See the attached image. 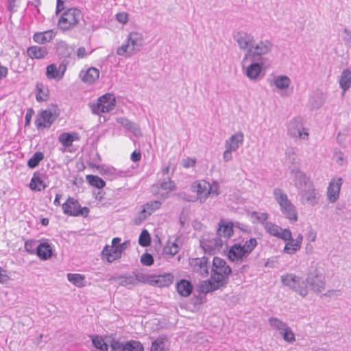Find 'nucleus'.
<instances>
[{
  "instance_id": "1",
  "label": "nucleus",
  "mask_w": 351,
  "mask_h": 351,
  "mask_svg": "<svg viewBox=\"0 0 351 351\" xmlns=\"http://www.w3.org/2000/svg\"><path fill=\"white\" fill-rule=\"evenodd\" d=\"M263 50L256 48V51L250 50L245 53L242 60L244 74L250 80H256L262 71L263 65Z\"/></svg>"
},
{
  "instance_id": "2",
  "label": "nucleus",
  "mask_w": 351,
  "mask_h": 351,
  "mask_svg": "<svg viewBox=\"0 0 351 351\" xmlns=\"http://www.w3.org/2000/svg\"><path fill=\"white\" fill-rule=\"evenodd\" d=\"M145 43L143 34L139 31H132L126 37L125 42L116 51L118 56L125 58L136 54L143 49Z\"/></svg>"
},
{
  "instance_id": "3",
  "label": "nucleus",
  "mask_w": 351,
  "mask_h": 351,
  "mask_svg": "<svg viewBox=\"0 0 351 351\" xmlns=\"http://www.w3.org/2000/svg\"><path fill=\"white\" fill-rule=\"evenodd\" d=\"M273 194L285 217L288 219L291 223L297 221L298 218L297 209L288 199L287 195L279 188L275 189L273 191Z\"/></svg>"
},
{
  "instance_id": "4",
  "label": "nucleus",
  "mask_w": 351,
  "mask_h": 351,
  "mask_svg": "<svg viewBox=\"0 0 351 351\" xmlns=\"http://www.w3.org/2000/svg\"><path fill=\"white\" fill-rule=\"evenodd\" d=\"M256 239L251 238L243 245L241 243L234 244L228 252V257L232 262L242 263L256 246Z\"/></svg>"
},
{
  "instance_id": "5",
  "label": "nucleus",
  "mask_w": 351,
  "mask_h": 351,
  "mask_svg": "<svg viewBox=\"0 0 351 351\" xmlns=\"http://www.w3.org/2000/svg\"><path fill=\"white\" fill-rule=\"evenodd\" d=\"M231 273V269L226 262L219 257H214L211 269L213 281L223 285Z\"/></svg>"
},
{
  "instance_id": "6",
  "label": "nucleus",
  "mask_w": 351,
  "mask_h": 351,
  "mask_svg": "<svg viewBox=\"0 0 351 351\" xmlns=\"http://www.w3.org/2000/svg\"><path fill=\"white\" fill-rule=\"evenodd\" d=\"M82 11L77 8L65 10L58 20V26L61 29L68 30L75 26L82 19Z\"/></svg>"
},
{
  "instance_id": "7",
  "label": "nucleus",
  "mask_w": 351,
  "mask_h": 351,
  "mask_svg": "<svg viewBox=\"0 0 351 351\" xmlns=\"http://www.w3.org/2000/svg\"><path fill=\"white\" fill-rule=\"evenodd\" d=\"M280 280L284 286L293 290L302 297L304 298L308 295L307 285L302 278L293 274L287 273L282 275Z\"/></svg>"
},
{
  "instance_id": "8",
  "label": "nucleus",
  "mask_w": 351,
  "mask_h": 351,
  "mask_svg": "<svg viewBox=\"0 0 351 351\" xmlns=\"http://www.w3.org/2000/svg\"><path fill=\"white\" fill-rule=\"evenodd\" d=\"M126 249V243H121V239L115 237L112 241L110 246L106 245L101 251L102 259H106L108 263L121 258L123 252Z\"/></svg>"
},
{
  "instance_id": "9",
  "label": "nucleus",
  "mask_w": 351,
  "mask_h": 351,
  "mask_svg": "<svg viewBox=\"0 0 351 351\" xmlns=\"http://www.w3.org/2000/svg\"><path fill=\"white\" fill-rule=\"evenodd\" d=\"M116 105V99L114 95L106 93L97 99L96 104L90 105L91 111L95 114L109 112L112 110Z\"/></svg>"
},
{
  "instance_id": "10",
  "label": "nucleus",
  "mask_w": 351,
  "mask_h": 351,
  "mask_svg": "<svg viewBox=\"0 0 351 351\" xmlns=\"http://www.w3.org/2000/svg\"><path fill=\"white\" fill-rule=\"evenodd\" d=\"M304 282L307 286L308 285L311 287L312 291L317 293L322 291L326 285L325 277L317 267L312 268L308 273Z\"/></svg>"
},
{
  "instance_id": "11",
  "label": "nucleus",
  "mask_w": 351,
  "mask_h": 351,
  "mask_svg": "<svg viewBox=\"0 0 351 351\" xmlns=\"http://www.w3.org/2000/svg\"><path fill=\"white\" fill-rule=\"evenodd\" d=\"M63 213L69 216H82L86 217L88 215L89 208L82 207L79 202L73 197H69L62 205Z\"/></svg>"
},
{
  "instance_id": "12",
  "label": "nucleus",
  "mask_w": 351,
  "mask_h": 351,
  "mask_svg": "<svg viewBox=\"0 0 351 351\" xmlns=\"http://www.w3.org/2000/svg\"><path fill=\"white\" fill-rule=\"evenodd\" d=\"M176 189V184L168 176L158 180V182L152 186V193L162 198L163 199L169 197V193Z\"/></svg>"
},
{
  "instance_id": "13",
  "label": "nucleus",
  "mask_w": 351,
  "mask_h": 351,
  "mask_svg": "<svg viewBox=\"0 0 351 351\" xmlns=\"http://www.w3.org/2000/svg\"><path fill=\"white\" fill-rule=\"evenodd\" d=\"M234 39L240 49L246 50V53H248L250 50L252 51L254 50L256 51V48L263 50L262 46L258 43H255L253 36L245 32H238L234 36Z\"/></svg>"
},
{
  "instance_id": "14",
  "label": "nucleus",
  "mask_w": 351,
  "mask_h": 351,
  "mask_svg": "<svg viewBox=\"0 0 351 351\" xmlns=\"http://www.w3.org/2000/svg\"><path fill=\"white\" fill-rule=\"evenodd\" d=\"M57 117L58 114L52 110H43L38 112L34 123L38 130L45 128L48 129L51 126Z\"/></svg>"
},
{
  "instance_id": "15",
  "label": "nucleus",
  "mask_w": 351,
  "mask_h": 351,
  "mask_svg": "<svg viewBox=\"0 0 351 351\" xmlns=\"http://www.w3.org/2000/svg\"><path fill=\"white\" fill-rule=\"evenodd\" d=\"M288 134L294 138L307 139L308 133L306 131L303 119L300 117H296L290 120L287 127Z\"/></svg>"
},
{
  "instance_id": "16",
  "label": "nucleus",
  "mask_w": 351,
  "mask_h": 351,
  "mask_svg": "<svg viewBox=\"0 0 351 351\" xmlns=\"http://www.w3.org/2000/svg\"><path fill=\"white\" fill-rule=\"evenodd\" d=\"M300 196V200L302 204H307L311 206L318 204L320 195L315 188L313 184L307 185L306 187L298 191Z\"/></svg>"
},
{
  "instance_id": "17",
  "label": "nucleus",
  "mask_w": 351,
  "mask_h": 351,
  "mask_svg": "<svg viewBox=\"0 0 351 351\" xmlns=\"http://www.w3.org/2000/svg\"><path fill=\"white\" fill-rule=\"evenodd\" d=\"M192 271L197 276L205 278L209 274V262L206 256L192 258L189 261Z\"/></svg>"
},
{
  "instance_id": "18",
  "label": "nucleus",
  "mask_w": 351,
  "mask_h": 351,
  "mask_svg": "<svg viewBox=\"0 0 351 351\" xmlns=\"http://www.w3.org/2000/svg\"><path fill=\"white\" fill-rule=\"evenodd\" d=\"M224 243L217 236V234H212L208 235V238L205 237L200 241V245L204 251L211 253L215 250H219Z\"/></svg>"
},
{
  "instance_id": "19",
  "label": "nucleus",
  "mask_w": 351,
  "mask_h": 351,
  "mask_svg": "<svg viewBox=\"0 0 351 351\" xmlns=\"http://www.w3.org/2000/svg\"><path fill=\"white\" fill-rule=\"evenodd\" d=\"M265 229L270 235L287 241V239L291 238V232L289 229H282L281 227L271 222L265 223Z\"/></svg>"
},
{
  "instance_id": "20",
  "label": "nucleus",
  "mask_w": 351,
  "mask_h": 351,
  "mask_svg": "<svg viewBox=\"0 0 351 351\" xmlns=\"http://www.w3.org/2000/svg\"><path fill=\"white\" fill-rule=\"evenodd\" d=\"M342 184L341 178H332L330 180L327 188V198L329 202L335 203L339 199Z\"/></svg>"
},
{
  "instance_id": "21",
  "label": "nucleus",
  "mask_w": 351,
  "mask_h": 351,
  "mask_svg": "<svg viewBox=\"0 0 351 351\" xmlns=\"http://www.w3.org/2000/svg\"><path fill=\"white\" fill-rule=\"evenodd\" d=\"M192 187L197 193V199L200 203H204L210 195L209 182L201 180L194 182Z\"/></svg>"
},
{
  "instance_id": "22",
  "label": "nucleus",
  "mask_w": 351,
  "mask_h": 351,
  "mask_svg": "<svg viewBox=\"0 0 351 351\" xmlns=\"http://www.w3.org/2000/svg\"><path fill=\"white\" fill-rule=\"evenodd\" d=\"M291 173L293 176L294 185L298 189V191L306 187L307 185L313 184L306 174L298 168L291 169Z\"/></svg>"
},
{
  "instance_id": "23",
  "label": "nucleus",
  "mask_w": 351,
  "mask_h": 351,
  "mask_svg": "<svg viewBox=\"0 0 351 351\" xmlns=\"http://www.w3.org/2000/svg\"><path fill=\"white\" fill-rule=\"evenodd\" d=\"M234 232V223L228 222L225 223L221 221L219 223L217 234L225 243L231 237Z\"/></svg>"
},
{
  "instance_id": "24",
  "label": "nucleus",
  "mask_w": 351,
  "mask_h": 351,
  "mask_svg": "<svg viewBox=\"0 0 351 351\" xmlns=\"http://www.w3.org/2000/svg\"><path fill=\"white\" fill-rule=\"evenodd\" d=\"M99 77V71L95 68L90 67L86 70H82L80 73V77L86 84H91L94 83Z\"/></svg>"
},
{
  "instance_id": "25",
  "label": "nucleus",
  "mask_w": 351,
  "mask_h": 351,
  "mask_svg": "<svg viewBox=\"0 0 351 351\" xmlns=\"http://www.w3.org/2000/svg\"><path fill=\"white\" fill-rule=\"evenodd\" d=\"M80 136L77 132H62L58 136V141L65 147L72 146L74 141H78Z\"/></svg>"
},
{
  "instance_id": "26",
  "label": "nucleus",
  "mask_w": 351,
  "mask_h": 351,
  "mask_svg": "<svg viewBox=\"0 0 351 351\" xmlns=\"http://www.w3.org/2000/svg\"><path fill=\"white\" fill-rule=\"evenodd\" d=\"M243 141V134L241 132H238L231 136L226 141V148L235 152L240 145H242Z\"/></svg>"
},
{
  "instance_id": "27",
  "label": "nucleus",
  "mask_w": 351,
  "mask_h": 351,
  "mask_svg": "<svg viewBox=\"0 0 351 351\" xmlns=\"http://www.w3.org/2000/svg\"><path fill=\"white\" fill-rule=\"evenodd\" d=\"M193 289V287L189 280L182 279L176 283V290L178 294L182 297H189Z\"/></svg>"
},
{
  "instance_id": "28",
  "label": "nucleus",
  "mask_w": 351,
  "mask_h": 351,
  "mask_svg": "<svg viewBox=\"0 0 351 351\" xmlns=\"http://www.w3.org/2000/svg\"><path fill=\"white\" fill-rule=\"evenodd\" d=\"M56 36L53 30H47L43 32H36L33 35L35 43L43 45L49 43Z\"/></svg>"
},
{
  "instance_id": "29",
  "label": "nucleus",
  "mask_w": 351,
  "mask_h": 351,
  "mask_svg": "<svg viewBox=\"0 0 351 351\" xmlns=\"http://www.w3.org/2000/svg\"><path fill=\"white\" fill-rule=\"evenodd\" d=\"M27 56L32 59L44 58L48 53L45 47L31 46L27 49Z\"/></svg>"
},
{
  "instance_id": "30",
  "label": "nucleus",
  "mask_w": 351,
  "mask_h": 351,
  "mask_svg": "<svg viewBox=\"0 0 351 351\" xmlns=\"http://www.w3.org/2000/svg\"><path fill=\"white\" fill-rule=\"evenodd\" d=\"M56 53L61 58L70 57L73 52V48L62 40L56 43Z\"/></svg>"
},
{
  "instance_id": "31",
  "label": "nucleus",
  "mask_w": 351,
  "mask_h": 351,
  "mask_svg": "<svg viewBox=\"0 0 351 351\" xmlns=\"http://www.w3.org/2000/svg\"><path fill=\"white\" fill-rule=\"evenodd\" d=\"M36 254L40 259L47 260L51 256L52 248L48 243H41L36 247Z\"/></svg>"
},
{
  "instance_id": "32",
  "label": "nucleus",
  "mask_w": 351,
  "mask_h": 351,
  "mask_svg": "<svg viewBox=\"0 0 351 351\" xmlns=\"http://www.w3.org/2000/svg\"><path fill=\"white\" fill-rule=\"evenodd\" d=\"M339 86L342 89V95L351 87V71L344 69L341 75L339 80Z\"/></svg>"
},
{
  "instance_id": "33",
  "label": "nucleus",
  "mask_w": 351,
  "mask_h": 351,
  "mask_svg": "<svg viewBox=\"0 0 351 351\" xmlns=\"http://www.w3.org/2000/svg\"><path fill=\"white\" fill-rule=\"evenodd\" d=\"M173 275L171 273L159 275L153 280L154 283L159 287H169L173 283Z\"/></svg>"
},
{
  "instance_id": "34",
  "label": "nucleus",
  "mask_w": 351,
  "mask_h": 351,
  "mask_svg": "<svg viewBox=\"0 0 351 351\" xmlns=\"http://www.w3.org/2000/svg\"><path fill=\"white\" fill-rule=\"evenodd\" d=\"M221 286H222L221 284L213 281L211 278L202 282L199 285V290L202 293H207L218 289Z\"/></svg>"
},
{
  "instance_id": "35",
  "label": "nucleus",
  "mask_w": 351,
  "mask_h": 351,
  "mask_svg": "<svg viewBox=\"0 0 351 351\" xmlns=\"http://www.w3.org/2000/svg\"><path fill=\"white\" fill-rule=\"evenodd\" d=\"M285 154V162L287 164L289 167L291 168L290 165H292L293 166V168H298L297 165H298V158L297 157L295 149L293 147L287 148Z\"/></svg>"
},
{
  "instance_id": "36",
  "label": "nucleus",
  "mask_w": 351,
  "mask_h": 351,
  "mask_svg": "<svg viewBox=\"0 0 351 351\" xmlns=\"http://www.w3.org/2000/svg\"><path fill=\"white\" fill-rule=\"evenodd\" d=\"M111 279L119 281L121 286L130 287L136 285L133 275L112 276Z\"/></svg>"
},
{
  "instance_id": "37",
  "label": "nucleus",
  "mask_w": 351,
  "mask_h": 351,
  "mask_svg": "<svg viewBox=\"0 0 351 351\" xmlns=\"http://www.w3.org/2000/svg\"><path fill=\"white\" fill-rule=\"evenodd\" d=\"M274 84L278 89L285 90L289 87L291 80L287 75H280L274 78Z\"/></svg>"
},
{
  "instance_id": "38",
  "label": "nucleus",
  "mask_w": 351,
  "mask_h": 351,
  "mask_svg": "<svg viewBox=\"0 0 351 351\" xmlns=\"http://www.w3.org/2000/svg\"><path fill=\"white\" fill-rule=\"evenodd\" d=\"M68 280L77 287H84L86 286L85 276L80 274H67Z\"/></svg>"
},
{
  "instance_id": "39",
  "label": "nucleus",
  "mask_w": 351,
  "mask_h": 351,
  "mask_svg": "<svg viewBox=\"0 0 351 351\" xmlns=\"http://www.w3.org/2000/svg\"><path fill=\"white\" fill-rule=\"evenodd\" d=\"M46 186H47L45 185L44 181L39 176H37L36 174L33 176L29 184V187L31 189L40 191L41 190H44Z\"/></svg>"
},
{
  "instance_id": "40",
  "label": "nucleus",
  "mask_w": 351,
  "mask_h": 351,
  "mask_svg": "<svg viewBox=\"0 0 351 351\" xmlns=\"http://www.w3.org/2000/svg\"><path fill=\"white\" fill-rule=\"evenodd\" d=\"M287 241L288 242L286 243L283 250L285 253L288 254H293L297 251L300 250V247L299 244L295 243L292 237L291 238L287 239Z\"/></svg>"
},
{
  "instance_id": "41",
  "label": "nucleus",
  "mask_w": 351,
  "mask_h": 351,
  "mask_svg": "<svg viewBox=\"0 0 351 351\" xmlns=\"http://www.w3.org/2000/svg\"><path fill=\"white\" fill-rule=\"evenodd\" d=\"M37 93L36 99L38 101H47L49 98V90L47 88L44 87L42 84H37L36 85Z\"/></svg>"
},
{
  "instance_id": "42",
  "label": "nucleus",
  "mask_w": 351,
  "mask_h": 351,
  "mask_svg": "<svg viewBox=\"0 0 351 351\" xmlns=\"http://www.w3.org/2000/svg\"><path fill=\"white\" fill-rule=\"evenodd\" d=\"M46 76L48 79H53L57 81L62 79V77H60L57 66L55 64H51L47 66Z\"/></svg>"
},
{
  "instance_id": "43",
  "label": "nucleus",
  "mask_w": 351,
  "mask_h": 351,
  "mask_svg": "<svg viewBox=\"0 0 351 351\" xmlns=\"http://www.w3.org/2000/svg\"><path fill=\"white\" fill-rule=\"evenodd\" d=\"M167 339L165 337L160 336L152 341L150 351H167L165 348V343Z\"/></svg>"
},
{
  "instance_id": "44",
  "label": "nucleus",
  "mask_w": 351,
  "mask_h": 351,
  "mask_svg": "<svg viewBox=\"0 0 351 351\" xmlns=\"http://www.w3.org/2000/svg\"><path fill=\"white\" fill-rule=\"evenodd\" d=\"M180 247L176 242L168 241L163 248V254L172 257L179 252Z\"/></svg>"
},
{
  "instance_id": "45",
  "label": "nucleus",
  "mask_w": 351,
  "mask_h": 351,
  "mask_svg": "<svg viewBox=\"0 0 351 351\" xmlns=\"http://www.w3.org/2000/svg\"><path fill=\"white\" fill-rule=\"evenodd\" d=\"M86 180L91 186L99 189L104 188L106 185L105 181L97 176L88 175Z\"/></svg>"
},
{
  "instance_id": "46",
  "label": "nucleus",
  "mask_w": 351,
  "mask_h": 351,
  "mask_svg": "<svg viewBox=\"0 0 351 351\" xmlns=\"http://www.w3.org/2000/svg\"><path fill=\"white\" fill-rule=\"evenodd\" d=\"M92 343L94 347L99 351H107L108 349L107 343L104 341L103 337L100 336H93L92 338Z\"/></svg>"
},
{
  "instance_id": "47",
  "label": "nucleus",
  "mask_w": 351,
  "mask_h": 351,
  "mask_svg": "<svg viewBox=\"0 0 351 351\" xmlns=\"http://www.w3.org/2000/svg\"><path fill=\"white\" fill-rule=\"evenodd\" d=\"M43 153L40 152H36L27 161V166L31 169L35 168L39 165L40 162L43 160Z\"/></svg>"
},
{
  "instance_id": "48",
  "label": "nucleus",
  "mask_w": 351,
  "mask_h": 351,
  "mask_svg": "<svg viewBox=\"0 0 351 351\" xmlns=\"http://www.w3.org/2000/svg\"><path fill=\"white\" fill-rule=\"evenodd\" d=\"M269 323L271 327L273 329L278 331L279 333H280L282 330H285V328L288 326L286 323L276 317L269 318Z\"/></svg>"
},
{
  "instance_id": "49",
  "label": "nucleus",
  "mask_w": 351,
  "mask_h": 351,
  "mask_svg": "<svg viewBox=\"0 0 351 351\" xmlns=\"http://www.w3.org/2000/svg\"><path fill=\"white\" fill-rule=\"evenodd\" d=\"M162 203L160 201H150L147 202L143 206V209L147 213L148 215H151L154 211L160 208Z\"/></svg>"
},
{
  "instance_id": "50",
  "label": "nucleus",
  "mask_w": 351,
  "mask_h": 351,
  "mask_svg": "<svg viewBox=\"0 0 351 351\" xmlns=\"http://www.w3.org/2000/svg\"><path fill=\"white\" fill-rule=\"evenodd\" d=\"M100 173L110 180H113L117 176V170L112 167L103 166L100 169Z\"/></svg>"
},
{
  "instance_id": "51",
  "label": "nucleus",
  "mask_w": 351,
  "mask_h": 351,
  "mask_svg": "<svg viewBox=\"0 0 351 351\" xmlns=\"http://www.w3.org/2000/svg\"><path fill=\"white\" fill-rule=\"evenodd\" d=\"M280 334L282 336L283 339L288 343H293L295 341V335L289 326H287L285 328V330H282Z\"/></svg>"
},
{
  "instance_id": "52",
  "label": "nucleus",
  "mask_w": 351,
  "mask_h": 351,
  "mask_svg": "<svg viewBox=\"0 0 351 351\" xmlns=\"http://www.w3.org/2000/svg\"><path fill=\"white\" fill-rule=\"evenodd\" d=\"M110 348L111 351H127V342L123 343L117 339H112Z\"/></svg>"
},
{
  "instance_id": "53",
  "label": "nucleus",
  "mask_w": 351,
  "mask_h": 351,
  "mask_svg": "<svg viewBox=\"0 0 351 351\" xmlns=\"http://www.w3.org/2000/svg\"><path fill=\"white\" fill-rule=\"evenodd\" d=\"M127 351H144L143 344L135 340H130L127 341Z\"/></svg>"
},
{
  "instance_id": "54",
  "label": "nucleus",
  "mask_w": 351,
  "mask_h": 351,
  "mask_svg": "<svg viewBox=\"0 0 351 351\" xmlns=\"http://www.w3.org/2000/svg\"><path fill=\"white\" fill-rule=\"evenodd\" d=\"M310 103H311V107L314 109H319V108H321L324 105V101L322 98V94L319 93V94H317L316 95L313 96L310 99Z\"/></svg>"
},
{
  "instance_id": "55",
  "label": "nucleus",
  "mask_w": 351,
  "mask_h": 351,
  "mask_svg": "<svg viewBox=\"0 0 351 351\" xmlns=\"http://www.w3.org/2000/svg\"><path fill=\"white\" fill-rule=\"evenodd\" d=\"M150 242L151 238L149 232L146 230H143L138 238L139 245L143 247H147L149 245Z\"/></svg>"
},
{
  "instance_id": "56",
  "label": "nucleus",
  "mask_w": 351,
  "mask_h": 351,
  "mask_svg": "<svg viewBox=\"0 0 351 351\" xmlns=\"http://www.w3.org/2000/svg\"><path fill=\"white\" fill-rule=\"evenodd\" d=\"M220 186L217 181L213 180L212 182H209V191L210 195L211 197H217L220 194Z\"/></svg>"
},
{
  "instance_id": "57",
  "label": "nucleus",
  "mask_w": 351,
  "mask_h": 351,
  "mask_svg": "<svg viewBox=\"0 0 351 351\" xmlns=\"http://www.w3.org/2000/svg\"><path fill=\"white\" fill-rule=\"evenodd\" d=\"M141 262L143 265L151 266L154 263V258L149 253H144L141 257Z\"/></svg>"
},
{
  "instance_id": "58",
  "label": "nucleus",
  "mask_w": 351,
  "mask_h": 351,
  "mask_svg": "<svg viewBox=\"0 0 351 351\" xmlns=\"http://www.w3.org/2000/svg\"><path fill=\"white\" fill-rule=\"evenodd\" d=\"M149 216L147 213L143 208L138 214V215L134 218V221L136 225H140L143 221H144L147 217Z\"/></svg>"
},
{
  "instance_id": "59",
  "label": "nucleus",
  "mask_w": 351,
  "mask_h": 351,
  "mask_svg": "<svg viewBox=\"0 0 351 351\" xmlns=\"http://www.w3.org/2000/svg\"><path fill=\"white\" fill-rule=\"evenodd\" d=\"M36 247V241L34 240H28L25 243V251L29 254H34Z\"/></svg>"
},
{
  "instance_id": "60",
  "label": "nucleus",
  "mask_w": 351,
  "mask_h": 351,
  "mask_svg": "<svg viewBox=\"0 0 351 351\" xmlns=\"http://www.w3.org/2000/svg\"><path fill=\"white\" fill-rule=\"evenodd\" d=\"M133 276L134 277V281H135L136 285L138 282L145 283V282H148V276L142 272H137V271L134 272Z\"/></svg>"
},
{
  "instance_id": "61",
  "label": "nucleus",
  "mask_w": 351,
  "mask_h": 351,
  "mask_svg": "<svg viewBox=\"0 0 351 351\" xmlns=\"http://www.w3.org/2000/svg\"><path fill=\"white\" fill-rule=\"evenodd\" d=\"M117 20L122 23L126 24L128 21V14L125 12H120L116 15Z\"/></svg>"
},
{
  "instance_id": "62",
  "label": "nucleus",
  "mask_w": 351,
  "mask_h": 351,
  "mask_svg": "<svg viewBox=\"0 0 351 351\" xmlns=\"http://www.w3.org/2000/svg\"><path fill=\"white\" fill-rule=\"evenodd\" d=\"M343 32L346 34V36L343 37L345 44L351 49V31L347 28L343 29Z\"/></svg>"
},
{
  "instance_id": "63",
  "label": "nucleus",
  "mask_w": 351,
  "mask_h": 351,
  "mask_svg": "<svg viewBox=\"0 0 351 351\" xmlns=\"http://www.w3.org/2000/svg\"><path fill=\"white\" fill-rule=\"evenodd\" d=\"M34 114V111L32 108H28L27 110L25 117V126H28L31 122V119L32 116Z\"/></svg>"
},
{
  "instance_id": "64",
  "label": "nucleus",
  "mask_w": 351,
  "mask_h": 351,
  "mask_svg": "<svg viewBox=\"0 0 351 351\" xmlns=\"http://www.w3.org/2000/svg\"><path fill=\"white\" fill-rule=\"evenodd\" d=\"M17 0H8L7 1V9L11 13H14L16 11V7Z\"/></svg>"
}]
</instances>
